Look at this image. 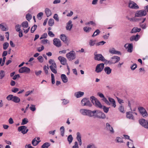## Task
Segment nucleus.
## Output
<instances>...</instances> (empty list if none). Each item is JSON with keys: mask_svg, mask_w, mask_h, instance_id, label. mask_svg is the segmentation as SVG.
<instances>
[{"mask_svg": "<svg viewBox=\"0 0 148 148\" xmlns=\"http://www.w3.org/2000/svg\"><path fill=\"white\" fill-rule=\"evenodd\" d=\"M90 99L93 104L96 107L100 108H102L103 107V111L105 113H107L108 112L109 108H107L105 106H103L100 102L94 96L90 97Z\"/></svg>", "mask_w": 148, "mask_h": 148, "instance_id": "1", "label": "nucleus"}, {"mask_svg": "<svg viewBox=\"0 0 148 148\" xmlns=\"http://www.w3.org/2000/svg\"><path fill=\"white\" fill-rule=\"evenodd\" d=\"M96 112L95 114L94 118H98L100 119H104L106 118L105 114L99 111L96 110Z\"/></svg>", "mask_w": 148, "mask_h": 148, "instance_id": "2", "label": "nucleus"}, {"mask_svg": "<svg viewBox=\"0 0 148 148\" xmlns=\"http://www.w3.org/2000/svg\"><path fill=\"white\" fill-rule=\"evenodd\" d=\"M81 102L83 106H86L89 107H91L92 106V104L88 98H84L82 100Z\"/></svg>", "mask_w": 148, "mask_h": 148, "instance_id": "3", "label": "nucleus"}, {"mask_svg": "<svg viewBox=\"0 0 148 148\" xmlns=\"http://www.w3.org/2000/svg\"><path fill=\"white\" fill-rule=\"evenodd\" d=\"M66 57L70 61L74 59L76 57V55L74 51H71L66 54Z\"/></svg>", "mask_w": 148, "mask_h": 148, "instance_id": "4", "label": "nucleus"}, {"mask_svg": "<svg viewBox=\"0 0 148 148\" xmlns=\"http://www.w3.org/2000/svg\"><path fill=\"white\" fill-rule=\"evenodd\" d=\"M147 14V11L145 10H142L137 11L135 14V17H142L146 16Z\"/></svg>", "mask_w": 148, "mask_h": 148, "instance_id": "5", "label": "nucleus"}, {"mask_svg": "<svg viewBox=\"0 0 148 148\" xmlns=\"http://www.w3.org/2000/svg\"><path fill=\"white\" fill-rule=\"evenodd\" d=\"M128 7L131 9L137 10L139 9V6L135 2L130 0L128 3Z\"/></svg>", "mask_w": 148, "mask_h": 148, "instance_id": "6", "label": "nucleus"}, {"mask_svg": "<svg viewBox=\"0 0 148 148\" xmlns=\"http://www.w3.org/2000/svg\"><path fill=\"white\" fill-rule=\"evenodd\" d=\"M104 67V64L101 63L98 64L96 66L95 71L97 73L101 72Z\"/></svg>", "mask_w": 148, "mask_h": 148, "instance_id": "7", "label": "nucleus"}, {"mask_svg": "<svg viewBox=\"0 0 148 148\" xmlns=\"http://www.w3.org/2000/svg\"><path fill=\"white\" fill-rule=\"evenodd\" d=\"M138 109L143 116L146 117L148 116V113L145 109L143 107H140L138 108Z\"/></svg>", "mask_w": 148, "mask_h": 148, "instance_id": "8", "label": "nucleus"}, {"mask_svg": "<svg viewBox=\"0 0 148 148\" xmlns=\"http://www.w3.org/2000/svg\"><path fill=\"white\" fill-rule=\"evenodd\" d=\"M139 122L140 124L146 128H148V121L144 119H140Z\"/></svg>", "mask_w": 148, "mask_h": 148, "instance_id": "9", "label": "nucleus"}, {"mask_svg": "<svg viewBox=\"0 0 148 148\" xmlns=\"http://www.w3.org/2000/svg\"><path fill=\"white\" fill-rule=\"evenodd\" d=\"M18 130L19 132H21L23 134H26L29 130L28 129H27V127L24 125L18 127Z\"/></svg>", "mask_w": 148, "mask_h": 148, "instance_id": "10", "label": "nucleus"}, {"mask_svg": "<svg viewBox=\"0 0 148 148\" xmlns=\"http://www.w3.org/2000/svg\"><path fill=\"white\" fill-rule=\"evenodd\" d=\"M30 71V69L27 67L24 66L22 67L19 69L18 71L20 73H29Z\"/></svg>", "mask_w": 148, "mask_h": 148, "instance_id": "11", "label": "nucleus"}, {"mask_svg": "<svg viewBox=\"0 0 148 148\" xmlns=\"http://www.w3.org/2000/svg\"><path fill=\"white\" fill-rule=\"evenodd\" d=\"M104 59V57L101 54L95 55L94 59L95 60L102 61Z\"/></svg>", "mask_w": 148, "mask_h": 148, "instance_id": "12", "label": "nucleus"}, {"mask_svg": "<svg viewBox=\"0 0 148 148\" xmlns=\"http://www.w3.org/2000/svg\"><path fill=\"white\" fill-rule=\"evenodd\" d=\"M53 44L57 47H59L61 46V44L60 40L57 38H55L53 40Z\"/></svg>", "mask_w": 148, "mask_h": 148, "instance_id": "13", "label": "nucleus"}, {"mask_svg": "<svg viewBox=\"0 0 148 148\" xmlns=\"http://www.w3.org/2000/svg\"><path fill=\"white\" fill-rule=\"evenodd\" d=\"M106 125L107 130L110 131V133L113 134L114 133V131L113 127L110 125L109 123H107Z\"/></svg>", "mask_w": 148, "mask_h": 148, "instance_id": "14", "label": "nucleus"}, {"mask_svg": "<svg viewBox=\"0 0 148 148\" xmlns=\"http://www.w3.org/2000/svg\"><path fill=\"white\" fill-rule=\"evenodd\" d=\"M61 63L64 65H65L66 63V60L65 58L61 56H60L58 58Z\"/></svg>", "mask_w": 148, "mask_h": 148, "instance_id": "15", "label": "nucleus"}, {"mask_svg": "<svg viewBox=\"0 0 148 148\" xmlns=\"http://www.w3.org/2000/svg\"><path fill=\"white\" fill-rule=\"evenodd\" d=\"M96 112V110L92 111L91 110H88L87 112V116L90 117L94 116Z\"/></svg>", "mask_w": 148, "mask_h": 148, "instance_id": "16", "label": "nucleus"}, {"mask_svg": "<svg viewBox=\"0 0 148 148\" xmlns=\"http://www.w3.org/2000/svg\"><path fill=\"white\" fill-rule=\"evenodd\" d=\"M73 25V24H72V21L71 20L69 21L66 24V29L67 30H71L72 27Z\"/></svg>", "mask_w": 148, "mask_h": 148, "instance_id": "17", "label": "nucleus"}, {"mask_svg": "<svg viewBox=\"0 0 148 148\" xmlns=\"http://www.w3.org/2000/svg\"><path fill=\"white\" fill-rule=\"evenodd\" d=\"M109 52L111 54H115L119 55H121V54L120 51H116L114 48L110 49L109 50Z\"/></svg>", "mask_w": 148, "mask_h": 148, "instance_id": "18", "label": "nucleus"}, {"mask_svg": "<svg viewBox=\"0 0 148 148\" xmlns=\"http://www.w3.org/2000/svg\"><path fill=\"white\" fill-rule=\"evenodd\" d=\"M140 36L138 34L136 35H134L132 36L130 38V40L131 41L135 40L136 41H138L139 39Z\"/></svg>", "mask_w": 148, "mask_h": 148, "instance_id": "19", "label": "nucleus"}, {"mask_svg": "<svg viewBox=\"0 0 148 148\" xmlns=\"http://www.w3.org/2000/svg\"><path fill=\"white\" fill-rule=\"evenodd\" d=\"M118 60H116V61H114L110 59L109 60H107L105 59L104 58V60H102V61L104 62L106 64H115L118 61Z\"/></svg>", "mask_w": 148, "mask_h": 148, "instance_id": "20", "label": "nucleus"}, {"mask_svg": "<svg viewBox=\"0 0 148 148\" xmlns=\"http://www.w3.org/2000/svg\"><path fill=\"white\" fill-rule=\"evenodd\" d=\"M84 92L81 91H78L76 92L74 94L75 96L77 98H79L82 96L84 95Z\"/></svg>", "mask_w": 148, "mask_h": 148, "instance_id": "21", "label": "nucleus"}, {"mask_svg": "<svg viewBox=\"0 0 148 148\" xmlns=\"http://www.w3.org/2000/svg\"><path fill=\"white\" fill-rule=\"evenodd\" d=\"M61 79L64 83L67 82L68 81V79L65 75L62 74L61 75Z\"/></svg>", "mask_w": 148, "mask_h": 148, "instance_id": "22", "label": "nucleus"}, {"mask_svg": "<svg viewBox=\"0 0 148 148\" xmlns=\"http://www.w3.org/2000/svg\"><path fill=\"white\" fill-rule=\"evenodd\" d=\"M104 71L106 74L107 75H109L111 72L112 69L108 66H106L104 68Z\"/></svg>", "mask_w": 148, "mask_h": 148, "instance_id": "23", "label": "nucleus"}, {"mask_svg": "<svg viewBox=\"0 0 148 148\" xmlns=\"http://www.w3.org/2000/svg\"><path fill=\"white\" fill-rule=\"evenodd\" d=\"M141 29L140 28H138L137 27H134L131 31V33H134L137 32H139Z\"/></svg>", "mask_w": 148, "mask_h": 148, "instance_id": "24", "label": "nucleus"}, {"mask_svg": "<svg viewBox=\"0 0 148 148\" xmlns=\"http://www.w3.org/2000/svg\"><path fill=\"white\" fill-rule=\"evenodd\" d=\"M108 100L110 102V104H112V106L114 108L115 107L116 105L115 100L113 99L111 97H109Z\"/></svg>", "mask_w": 148, "mask_h": 148, "instance_id": "25", "label": "nucleus"}, {"mask_svg": "<svg viewBox=\"0 0 148 148\" xmlns=\"http://www.w3.org/2000/svg\"><path fill=\"white\" fill-rule=\"evenodd\" d=\"M60 39L65 43H66L67 41L66 37L64 34H61L60 36Z\"/></svg>", "mask_w": 148, "mask_h": 148, "instance_id": "26", "label": "nucleus"}, {"mask_svg": "<svg viewBox=\"0 0 148 148\" xmlns=\"http://www.w3.org/2000/svg\"><path fill=\"white\" fill-rule=\"evenodd\" d=\"M127 51L128 52L131 53L133 49V44L132 43H130L128 45Z\"/></svg>", "mask_w": 148, "mask_h": 148, "instance_id": "27", "label": "nucleus"}, {"mask_svg": "<svg viewBox=\"0 0 148 148\" xmlns=\"http://www.w3.org/2000/svg\"><path fill=\"white\" fill-rule=\"evenodd\" d=\"M126 116L127 118L130 119H134V117L133 115L131 114V112H127L126 113Z\"/></svg>", "mask_w": 148, "mask_h": 148, "instance_id": "28", "label": "nucleus"}, {"mask_svg": "<svg viewBox=\"0 0 148 148\" xmlns=\"http://www.w3.org/2000/svg\"><path fill=\"white\" fill-rule=\"evenodd\" d=\"M45 12L47 17H48L51 15V10L48 8H46L45 10Z\"/></svg>", "mask_w": 148, "mask_h": 148, "instance_id": "29", "label": "nucleus"}, {"mask_svg": "<svg viewBox=\"0 0 148 148\" xmlns=\"http://www.w3.org/2000/svg\"><path fill=\"white\" fill-rule=\"evenodd\" d=\"M87 109H81L80 110L79 112L83 115L87 116Z\"/></svg>", "mask_w": 148, "mask_h": 148, "instance_id": "30", "label": "nucleus"}, {"mask_svg": "<svg viewBox=\"0 0 148 148\" xmlns=\"http://www.w3.org/2000/svg\"><path fill=\"white\" fill-rule=\"evenodd\" d=\"M20 98L16 96H14L13 101L15 103H18L20 101Z\"/></svg>", "mask_w": 148, "mask_h": 148, "instance_id": "31", "label": "nucleus"}, {"mask_svg": "<svg viewBox=\"0 0 148 148\" xmlns=\"http://www.w3.org/2000/svg\"><path fill=\"white\" fill-rule=\"evenodd\" d=\"M67 139L69 144H71L73 140V138L72 135L71 134L69 135L67 137Z\"/></svg>", "mask_w": 148, "mask_h": 148, "instance_id": "32", "label": "nucleus"}, {"mask_svg": "<svg viewBox=\"0 0 148 148\" xmlns=\"http://www.w3.org/2000/svg\"><path fill=\"white\" fill-rule=\"evenodd\" d=\"M21 26L24 28H27L28 27V22L26 21L23 22L21 24Z\"/></svg>", "mask_w": 148, "mask_h": 148, "instance_id": "33", "label": "nucleus"}, {"mask_svg": "<svg viewBox=\"0 0 148 148\" xmlns=\"http://www.w3.org/2000/svg\"><path fill=\"white\" fill-rule=\"evenodd\" d=\"M40 141H37L35 138H34L33 140L32 141V144L34 146H36L37 145Z\"/></svg>", "mask_w": 148, "mask_h": 148, "instance_id": "34", "label": "nucleus"}, {"mask_svg": "<svg viewBox=\"0 0 148 148\" xmlns=\"http://www.w3.org/2000/svg\"><path fill=\"white\" fill-rule=\"evenodd\" d=\"M50 145V144L49 143L46 142L41 146V148H48Z\"/></svg>", "mask_w": 148, "mask_h": 148, "instance_id": "35", "label": "nucleus"}, {"mask_svg": "<svg viewBox=\"0 0 148 148\" xmlns=\"http://www.w3.org/2000/svg\"><path fill=\"white\" fill-rule=\"evenodd\" d=\"M49 68L52 72L55 74H56L57 73L56 70V68H55L54 67H53L52 66H50Z\"/></svg>", "mask_w": 148, "mask_h": 148, "instance_id": "36", "label": "nucleus"}, {"mask_svg": "<svg viewBox=\"0 0 148 148\" xmlns=\"http://www.w3.org/2000/svg\"><path fill=\"white\" fill-rule=\"evenodd\" d=\"M54 23V20L52 18H50L49 19L48 22V24L49 25V26H52Z\"/></svg>", "mask_w": 148, "mask_h": 148, "instance_id": "37", "label": "nucleus"}, {"mask_svg": "<svg viewBox=\"0 0 148 148\" xmlns=\"http://www.w3.org/2000/svg\"><path fill=\"white\" fill-rule=\"evenodd\" d=\"M14 96L12 95H9L6 97L7 99L9 101H13V99Z\"/></svg>", "mask_w": 148, "mask_h": 148, "instance_id": "38", "label": "nucleus"}, {"mask_svg": "<svg viewBox=\"0 0 148 148\" xmlns=\"http://www.w3.org/2000/svg\"><path fill=\"white\" fill-rule=\"evenodd\" d=\"M83 29L84 32L88 33L91 30V28L89 27H84Z\"/></svg>", "mask_w": 148, "mask_h": 148, "instance_id": "39", "label": "nucleus"}, {"mask_svg": "<svg viewBox=\"0 0 148 148\" xmlns=\"http://www.w3.org/2000/svg\"><path fill=\"white\" fill-rule=\"evenodd\" d=\"M111 60H112L114 61H116V60H118V61L117 62H118L120 60V58L118 56H114L112 57L111 59Z\"/></svg>", "mask_w": 148, "mask_h": 148, "instance_id": "40", "label": "nucleus"}, {"mask_svg": "<svg viewBox=\"0 0 148 148\" xmlns=\"http://www.w3.org/2000/svg\"><path fill=\"white\" fill-rule=\"evenodd\" d=\"M95 42V40H90L89 42V45L91 47L93 46L96 44Z\"/></svg>", "mask_w": 148, "mask_h": 148, "instance_id": "41", "label": "nucleus"}, {"mask_svg": "<svg viewBox=\"0 0 148 148\" xmlns=\"http://www.w3.org/2000/svg\"><path fill=\"white\" fill-rule=\"evenodd\" d=\"M116 141L118 143H123V142L122 138L120 137H117L116 138Z\"/></svg>", "mask_w": 148, "mask_h": 148, "instance_id": "42", "label": "nucleus"}, {"mask_svg": "<svg viewBox=\"0 0 148 148\" xmlns=\"http://www.w3.org/2000/svg\"><path fill=\"white\" fill-rule=\"evenodd\" d=\"M60 130L61 135L62 136H63L64 135V126L61 127L60 129Z\"/></svg>", "mask_w": 148, "mask_h": 148, "instance_id": "43", "label": "nucleus"}, {"mask_svg": "<svg viewBox=\"0 0 148 148\" xmlns=\"http://www.w3.org/2000/svg\"><path fill=\"white\" fill-rule=\"evenodd\" d=\"M100 30L98 29H97L94 33L93 34L92 36V37H94L95 36H96L98 35L100 33Z\"/></svg>", "mask_w": 148, "mask_h": 148, "instance_id": "44", "label": "nucleus"}, {"mask_svg": "<svg viewBox=\"0 0 148 148\" xmlns=\"http://www.w3.org/2000/svg\"><path fill=\"white\" fill-rule=\"evenodd\" d=\"M37 27L36 25L34 24L31 28V32L32 33H33L36 29Z\"/></svg>", "mask_w": 148, "mask_h": 148, "instance_id": "45", "label": "nucleus"}, {"mask_svg": "<svg viewBox=\"0 0 148 148\" xmlns=\"http://www.w3.org/2000/svg\"><path fill=\"white\" fill-rule=\"evenodd\" d=\"M76 138L78 141L81 140V136L80 133L79 132H77V133Z\"/></svg>", "mask_w": 148, "mask_h": 148, "instance_id": "46", "label": "nucleus"}, {"mask_svg": "<svg viewBox=\"0 0 148 148\" xmlns=\"http://www.w3.org/2000/svg\"><path fill=\"white\" fill-rule=\"evenodd\" d=\"M5 72L1 70L0 71V79H1L4 77Z\"/></svg>", "mask_w": 148, "mask_h": 148, "instance_id": "47", "label": "nucleus"}, {"mask_svg": "<svg viewBox=\"0 0 148 148\" xmlns=\"http://www.w3.org/2000/svg\"><path fill=\"white\" fill-rule=\"evenodd\" d=\"M9 43L7 42H5L3 44V48L4 50L6 49L9 46Z\"/></svg>", "mask_w": 148, "mask_h": 148, "instance_id": "48", "label": "nucleus"}, {"mask_svg": "<svg viewBox=\"0 0 148 148\" xmlns=\"http://www.w3.org/2000/svg\"><path fill=\"white\" fill-rule=\"evenodd\" d=\"M32 16L29 13L27 14L26 15V19L29 21L32 19Z\"/></svg>", "mask_w": 148, "mask_h": 148, "instance_id": "49", "label": "nucleus"}, {"mask_svg": "<svg viewBox=\"0 0 148 148\" xmlns=\"http://www.w3.org/2000/svg\"><path fill=\"white\" fill-rule=\"evenodd\" d=\"M139 25L140 27L143 29H145L147 27V26L146 23L143 24L142 23H140Z\"/></svg>", "mask_w": 148, "mask_h": 148, "instance_id": "50", "label": "nucleus"}, {"mask_svg": "<svg viewBox=\"0 0 148 148\" xmlns=\"http://www.w3.org/2000/svg\"><path fill=\"white\" fill-rule=\"evenodd\" d=\"M28 122V119L26 118H25L22 120L21 124L22 125H24L27 124Z\"/></svg>", "mask_w": 148, "mask_h": 148, "instance_id": "51", "label": "nucleus"}, {"mask_svg": "<svg viewBox=\"0 0 148 148\" xmlns=\"http://www.w3.org/2000/svg\"><path fill=\"white\" fill-rule=\"evenodd\" d=\"M49 68L48 66H47L46 65L45 66L43 67V69L45 71V73L46 74H47L48 73V70Z\"/></svg>", "mask_w": 148, "mask_h": 148, "instance_id": "52", "label": "nucleus"}, {"mask_svg": "<svg viewBox=\"0 0 148 148\" xmlns=\"http://www.w3.org/2000/svg\"><path fill=\"white\" fill-rule=\"evenodd\" d=\"M43 15V13L42 12H40L38 13L37 15V17L38 19L40 20L42 18V16Z\"/></svg>", "mask_w": 148, "mask_h": 148, "instance_id": "53", "label": "nucleus"}, {"mask_svg": "<svg viewBox=\"0 0 148 148\" xmlns=\"http://www.w3.org/2000/svg\"><path fill=\"white\" fill-rule=\"evenodd\" d=\"M16 30L17 32H18L21 31V25L19 24L16 25L15 27Z\"/></svg>", "mask_w": 148, "mask_h": 148, "instance_id": "54", "label": "nucleus"}, {"mask_svg": "<svg viewBox=\"0 0 148 148\" xmlns=\"http://www.w3.org/2000/svg\"><path fill=\"white\" fill-rule=\"evenodd\" d=\"M61 100L63 101L62 103L63 105H65L69 103V100L65 99H62Z\"/></svg>", "mask_w": 148, "mask_h": 148, "instance_id": "55", "label": "nucleus"}, {"mask_svg": "<svg viewBox=\"0 0 148 148\" xmlns=\"http://www.w3.org/2000/svg\"><path fill=\"white\" fill-rule=\"evenodd\" d=\"M106 43V42L102 41H101L97 43H96V45L97 46H99V45H103L104 44Z\"/></svg>", "mask_w": 148, "mask_h": 148, "instance_id": "56", "label": "nucleus"}, {"mask_svg": "<svg viewBox=\"0 0 148 148\" xmlns=\"http://www.w3.org/2000/svg\"><path fill=\"white\" fill-rule=\"evenodd\" d=\"M53 18L56 20L58 22L59 21V18L58 14H54L53 16Z\"/></svg>", "mask_w": 148, "mask_h": 148, "instance_id": "57", "label": "nucleus"}, {"mask_svg": "<svg viewBox=\"0 0 148 148\" xmlns=\"http://www.w3.org/2000/svg\"><path fill=\"white\" fill-rule=\"evenodd\" d=\"M30 109L32 111H34L36 109L35 105L33 104L31 105L30 107Z\"/></svg>", "mask_w": 148, "mask_h": 148, "instance_id": "58", "label": "nucleus"}, {"mask_svg": "<svg viewBox=\"0 0 148 148\" xmlns=\"http://www.w3.org/2000/svg\"><path fill=\"white\" fill-rule=\"evenodd\" d=\"M37 59L39 60V62L42 63L43 61V59L42 56H40L38 57Z\"/></svg>", "mask_w": 148, "mask_h": 148, "instance_id": "59", "label": "nucleus"}, {"mask_svg": "<svg viewBox=\"0 0 148 148\" xmlns=\"http://www.w3.org/2000/svg\"><path fill=\"white\" fill-rule=\"evenodd\" d=\"M49 36L51 37H53L55 36L54 34L51 31H48V32Z\"/></svg>", "mask_w": 148, "mask_h": 148, "instance_id": "60", "label": "nucleus"}, {"mask_svg": "<svg viewBox=\"0 0 148 148\" xmlns=\"http://www.w3.org/2000/svg\"><path fill=\"white\" fill-rule=\"evenodd\" d=\"M137 64H134L131 66V69L132 70H134L137 67Z\"/></svg>", "mask_w": 148, "mask_h": 148, "instance_id": "61", "label": "nucleus"}, {"mask_svg": "<svg viewBox=\"0 0 148 148\" xmlns=\"http://www.w3.org/2000/svg\"><path fill=\"white\" fill-rule=\"evenodd\" d=\"M34 91V90H32V91H28L26 92V93L25 95V96L27 97L30 94L32 93L33 91Z\"/></svg>", "mask_w": 148, "mask_h": 148, "instance_id": "62", "label": "nucleus"}, {"mask_svg": "<svg viewBox=\"0 0 148 148\" xmlns=\"http://www.w3.org/2000/svg\"><path fill=\"white\" fill-rule=\"evenodd\" d=\"M0 28L3 31H6V27L2 24H0Z\"/></svg>", "mask_w": 148, "mask_h": 148, "instance_id": "63", "label": "nucleus"}, {"mask_svg": "<svg viewBox=\"0 0 148 148\" xmlns=\"http://www.w3.org/2000/svg\"><path fill=\"white\" fill-rule=\"evenodd\" d=\"M87 148H96L94 145L93 144H91L88 145Z\"/></svg>", "mask_w": 148, "mask_h": 148, "instance_id": "64", "label": "nucleus"}]
</instances>
